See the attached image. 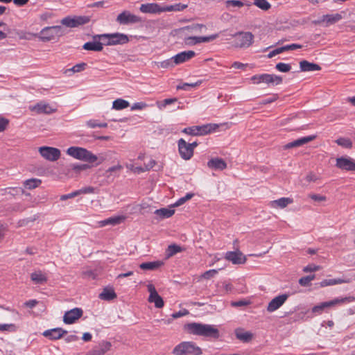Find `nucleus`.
<instances>
[{"mask_svg":"<svg viewBox=\"0 0 355 355\" xmlns=\"http://www.w3.org/2000/svg\"><path fill=\"white\" fill-rule=\"evenodd\" d=\"M184 329L191 334L205 338L218 339L220 337L219 330L214 326L198 322L188 323Z\"/></svg>","mask_w":355,"mask_h":355,"instance_id":"1","label":"nucleus"},{"mask_svg":"<svg viewBox=\"0 0 355 355\" xmlns=\"http://www.w3.org/2000/svg\"><path fill=\"white\" fill-rule=\"evenodd\" d=\"M67 153L77 159L89 163H94L98 159L96 155L81 147L71 146L67 149Z\"/></svg>","mask_w":355,"mask_h":355,"instance_id":"2","label":"nucleus"},{"mask_svg":"<svg viewBox=\"0 0 355 355\" xmlns=\"http://www.w3.org/2000/svg\"><path fill=\"white\" fill-rule=\"evenodd\" d=\"M94 40L98 38L104 42V45L124 44L128 42V37L123 33H116L112 34H102L94 36Z\"/></svg>","mask_w":355,"mask_h":355,"instance_id":"3","label":"nucleus"},{"mask_svg":"<svg viewBox=\"0 0 355 355\" xmlns=\"http://www.w3.org/2000/svg\"><path fill=\"white\" fill-rule=\"evenodd\" d=\"M174 355H200L202 349L193 342H182L173 350Z\"/></svg>","mask_w":355,"mask_h":355,"instance_id":"4","label":"nucleus"},{"mask_svg":"<svg viewBox=\"0 0 355 355\" xmlns=\"http://www.w3.org/2000/svg\"><path fill=\"white\" fill-rule=\"evenodd\" d=\"M64 34V30L61 26H53L42 28L38 37L42 42H49L55 37H61Z\"/></svg>","mask_w":355,"mask_h":355,"instance_id":"5","label":"nucleus"},{"mask_svg":"<svg viewBox=\"0 0 355 355\" xmlns=\"http://www.w3.org/2000/svg\"><path fill=\"white\" fill-rule=\"evenodd\" d=\"M354 300L355 297L353 296H349L342 298H336L333 300L322 302L318 305L314 306L312 308V312L315 313H321L322 311L326 308H329L337 304L352 302H354Z\"/></svg>","mask_w":355,"mask_h":355,"instance_id":"6","label":"nucleus"},{"mask_svg":"<svg viewBox=\"0 0 355 355\" xmlns=\"http://www.w3.org/2000/svg\"><path fill=\"white\" fill-rule=\"evenodd\" d=\"M90 21L88 16H74L73 17H67L61 20L62 25L69 28L78 27L87 24Z\"/></svg>","mask_w":355,"mask_h":355,"instance_id":"7","label":"nucleus"},{"mask_svg":"<svg viewBox=\"0 0 355 355\" xmlns=\"http://www.w3.org/2000/svg\"><path fill=\"white\" fill-rule=\"evenodd\" d=\"M236 37V46L248 48L254 42V35L250 32H238L234 35Z\"/></svg>","mask_w":355,"mask_h":355,"instance_id":"8","label":"nucleus"},{"mask_svg":"<svg viewBox=\"0 0 355 355\" xmlns=\"http://www.w3.org/2000/svg\"><path fill=\"white\" fill-rule=\"evenodd\" d=\"M39 152L42 157L51 162L57 161L61 155L58 148L49 146L39 148Z\"/></svg>","mask_w":355,"mask_h":355,"instance_id":"9","label":"nucleus"},{"mask_svg":"<svg viewBox=\"0 0 355 355\" xmlns=\"http://www.w3.org/2000/svg\"><path fill=\"white\" fill-rule=\"evenodd\" d=\"M336 166L347 171H355V159L349 157H340L336 158Z\"/></svg>","mask_w":355,"mask_h":355,"instance_id":"10","label":"nucleus"},{"mask_svg":"<svg viewBox=\"0 0 355 355\" xmlns=\"http://www.w3.org/2000/svg\"><path fill=\"white\" fill-rule=\"evenodd\" d=\"M148 291L150 293L148 297V302L150 303H154L156 308H162L164 305L162 297L158 294L155 286L153 284H148L147 286Z\"/></svg>","mask_w":355,"mask_h":355,"instance_id":"11","label":"nucleus"},{"mask_svg":"<svg viewBox=\"0 0 355 355\" xmlns=\"http://www.w3.org/2000/svg\"><path fill=\"white\" fill-rule=\"evenodd\" d=\"M29 110L32 112H35L37 114H50L56 112V108H53L50 104L44 102L40 101L37 103L36 105L30 106Z\"/></svg>","mask_w":355,"mask_h":355,"instance_id":"12","label":"nucleus"},{"mask_svg":"<svg viewBox=\"0 0 355 355\" xmlns=\"http://www.w3.org/2000/svg\"><path fill=\"white\" fill-rule=\"evenodd\" d=\"M178 150L181 157L184 160L190 159L193 155V149L189 146L184 139H180L178 141Z\"/></svg>","mask_w":355,"mask_h":355,"instance_id":"13","label":"nucleus"},{"mask_svg":"<svg viewBox=\"0 0 355 355\" xmlns=\"http://www.w3.org/2000/svg\"><path fill=\"white\" fill-rule=\"evenodd\" d=\"M83 311L80 308H74L65 312L63 316V322L71 324L82 317Z\"/></svg>","mask_w":355,"mask_h":355,"instance_id":"14","label":"nucleus"},{"mask_svg":"<svg viewBox=\"0 0 355 355\" xmlns=\"http://www.w3.org/2000/svg\"><path fill=\"white\" fill-rule=\"evenodd\" d=\"M289 297L288 294H282L274 297L268 304L267 311L270 313L274 312L281 307Z\"/></svg>","mask_w":355,"mask_h":355,"instance_id":"15","label":"nucleus"},{"mask_svg":"<svg viewBox=\"0 0 355 355\" xmlns=\"http://www.w3.org/2000/svg\"><path fill=\"white\" fill-rule=\"evenodd\" d=\"M218 34L211 35L207 37H187L184 39V43L187 45L192 46L201 42H208L217 38Z\"/></svg>","mask_w":355,"mask_h":355,"instance_id":"16","label":"nucleus"},{"mask_svg":"<svg viewBox=\"0 0 355 355\" xmlns=\"http://www.w3.org/2000/svg\"><path fill=\"white\" fill-rule=\"evenodd\" d=\"M225 259L234 264H242L246 261L245 257L240 251L227 252Z\"/></svg>","mask_w":355,"mask_h":355,"instance_id":"17","label":"nucleus"},{"mask_svg":"<svg viewBox=\"0 0 355 355\" xmlns=\"http://www.w3.org/2000/svg\"><path fill=\"white\" fill-rule=\"evenodd\" d=\"M139 10L143 13L157 14L163 12V8L156 3L141 4Z\"/></svg>","mask_w":355,"mask_h":355,"instance_id":"18","label":"nucleus"},{"mask_svg":"<svg viewBox=\"0 0 355 355\" xmlns=\"http://www.w3.org/2000/svg\"><path fill=\"white\" fill-rule=\"evenodd\" d=\"M316 137L315 135H310L304 137H302L300 139H297L293 141H291L290 143L286 144L284 146V149H290L292 148H296L301 146H303L305 144H307L313 139H315Z\"/></svg>","mask_w":355,"mask_h":355,"instance_id":"19","label":"nucleus"},{"mask_svg":"<svg viewBox=\"0 0 355 355\" xmlns=\"http://www.w3.org/2000/svg\"><path fill=\"white\" fill-rule=\"evenodd\" d=\"M196 53L193 51H182L172 58L175 64H179L187 62L193 58Z\"/></svg>","mask_w":355,"mask_h":355,"instance_id":"20","label":"nucleus"},{"mask_svg":"<svg viewBox=\"0 0 355 355\" xmlns=\"http://www.w3.org/2000/svg\"><path fill=\"white\" fill-rule=\"evenodd\" d=\"M111 346L112 345L110 342L103 341L98 346L89 351L87 355H104L110 349Z\"/></svg>","mask_w":355,"mask_h":355,"instance_id":"21","label":"nucleus"},{"mask_svg":"<svg viewBox=\"0 0 355 355\" xmlns=\"http://www.w3.org/2000/svg\"><path fill=\"white\" fill-rule=\"evenodd\" d=\"M67 331L62 328H54L44 331L43 336L51 340H57L62 338Z\"/></svg>","mask_w":355,"mask_h":355,"instance_id":"22","label":"nucleus"},{"mask_svg":"<svg viewBox=\"0 0 355 355\" xmlns=\"http://www.w3.org/2000/svg\"><path fill=\"white\" fill-rule=\"evenodd\" d=\"M207 166L213 170L222 171L227 167L226 162L221 158L216 157L211 159L207 162Z\"/></svg>","mask_w":355,"mask_h":355,"instance_id":"23","label":"nucleus"},{"mask_svg":"<svg viewBox=\"0 0 355 355\" xmlns=\"http://www.w3.org/2000/svg\"><path fill=\"white\" fill-rule=\"evenodd\" d=\"M93 39L94 38L93 37ZM97 39L94 40L92 42H86L83 48L87 51H101L103 49L104 42L97 41Z\"/></svg>","mask_w":355,"mask_h":355,"instance_id":"24","label":"nucleus"},{"mask_svg":"<svg viewBox=\"0 0 355 355\" xmlns=\"http://www.w3.org/2000/svg\"><path fill=\"white\" fill-rule=\"evenodd\" d=\"M261 79L263 83L268 85L272 84L277 85L282 83V77L274 74H261Z\"/></svg>","mask_w":355,"mask_h":355,"instance_id":"25","label":"nucleus"},{"mask_svg":"<svg viewBox=\"0 0 355 355\" xmlns=\"http://www.w3.org/2000/svg\"><path fill=\"white\" fill-rule=\"evenodd\" d=\"M300 69L301 71L307 72L320 71L321 69V67L318 64L304 60L300 62Z\"/></svg>","mask_w":355,"mask_h":355,"instance_id":"26","label":"nucleus"},{"mask_svg":"<svg viewBox=\"0 0 355 355\" xmlns=\"http://www.w3.org/2000/svg\"><path fill=\"white\" fill-rule=\"evenodd\" d=\"M198 130V135H205L212 132H214L218 128V125L216 123H209L203 125H197Z\"/></svg>","mask_w":355,"mask_h":355,"instance_id":"27","label":"nucleus"},{"mask_svg":"<svg viewBox=\"0 0 355 355\" xmlns=\"http://www.w3.org/2000/svg\"><path fill=\"white\" fill-rule=\"evenodd\" d=\"M342 18V15L339 13L325 15L322 16V21L325 22L327 26H329L339 21Z\"/></svg>","mask_w":355,"mask_h":355,"instance_id":"28","label":"nucleus"},{"mask_svg":"<svg viewBox=\"0 0 355 355\" xmlns=\"http://www.w3.org/2000/svg\"><path fill=\"white\" fill-rule=\"evenodd\" d=\"M116 297V294L113 288H105L101 293L99 294V298L103 300L110 301Z\"/></svg>","mask_w":355,"mask_h":355,"instance_id":"29","label":"nucleus"},{"mask_svg":"<svg viewBox=\"0 0 355 355\" xmlns=\"http://www.w3.org/2000/svg\"><path fill=\"white\" fill-rule=\"evenodd\" d=\"M125 219L124 216H117L114 217H110L100 222L101 226H105L107 225H116L122 223Z\"/></svg>","mask_w":355,"mask_h":355,"instance_id":"30","label":"nucleus"},{"mask_svg":"<svg viewBox=\"0 0 355 355\" xmlns=\"http://www.w3.org/2000/svg\"><path fill=\"white\" fill-rule=\"evenodd\" d=\"M163 263L159 261L153 262H144L139 265V268L142 270H154L160 267Z\"/></svg>","mask_w":355,"mask_h":355,"instance_id":"31","label":"nucleus"},{"mask_svg":"<svg viewBox=\"0 0 355 355\" xmlns=\"http://www.w3.org/2000/svg\"><path fill=\"white\" fill-rule=\"evenodd\" d=\"M293 202V200L289 198H281L278 200H273L271 202L272 206L274 207L284 208L288 205Z\"/></svg>","mask_w":355,"mask_h":355,"instance_id":"32","label":"nucleus"},{"mask_svg":"<svg viewBox=\"0 0 355 355\" xmlns=\"http://www.w3.org/2000/svg\"><path fill=\"white\" fill-rule=\"evenodd\" d=\"M175 213V210L173 209L162 208L156 209L155 214L159 216L162 218H167L172 216Z\"/></svg>","mask_w":355,"mask_h":355,"instance_id":"33","label":"nucleus"},{"mask_svg":"<svg viewBox=\"0 0 355 355\" xmlns=\"http://www.w3.org/2000/svg\"><path fill=\"white\" fill-rule=\"evenodd\" d=\"M183 250V248L178 245L171 244L168 246L166 251V256L167 258H170L178 252H180Z\"/></svg>","mask_w":355,"mask_h":355,"instance_id":"34","label":"nucleus"},{"mask_svg":"<svg viewBox=\"0 0 355 355\" xmlns=\"http://www.w3.org/2000/svg\"><path fill=\"white\" fill-rule=\"evenodd\" d=\"M235 334L237 339L245 343L250 341L253 337L252 333L241 330H236Z\"/></svg>","mask_w":355,"mask_h":355,"instance_id":"35","label":"nucleus"},{"mask_svg":"<svg viewBox=\"0 0 355 355\" xmlns=\"http://www.w3.org/2000/svg\"><path fill=\"white\" fill-rule=\"evenodd\" d=\"M188 7L187 4L176 3L175 5H171L162 7L163 12H171V11H182Z\"/></svg>","mask_w":355,"mask_h":355,"instance_id":"36","label":"nucleus"},{"mask_svg":"<svg viewBox=\"0 0 355 355\" xmlns=\"http://www.w3.org/2000/svg\"><path fill=\"white\" fill-rule=\"evenodd\" d=\"M31 279L36 284H42L47 281L46 276L41 271L33 272L31 275Z\"/></svg>","mask_w":355,"mask_h":355,"instance_id":"37","label":"nucleus"},{"mask_svg":"<svg viewBox=\"0 0 355 355\" xmlns=\"http://www.w3.org/2000/svg\"><path fill=\"white\" fill-rule=\"evenodd\" d=\"M130 105L129 102L122 98H118L113 101L112 108L121 110L127 108Z\"/></svg>","mask_w":355,"mask_h":355,"instance_id":"38","label":"nucleus"},{"mask_svg":"<svg viewBox=\"0 0 355 355\" xmlns=\"http://www.w3.org/2000/svg\"><path fill=\"white\" fill-rule=\"evenodd\" d=\"M348 281L342 279H324L320 283V287H325L328 286H332L336 284H340L343 283H347Z\"/></svg>","mask_w":355,"mask_h":355,"instance_id":"39","label":"nucleus"},{"mask_svg":"<svg viewBox=\"0 0 355 355\" xmlns=\"http://www.w3.org/2000/svg\"><path fill=\"white\" fill-rule=\"evenodd\" d=\"M41 182L42 181L39 179H29L25 181L24 186L28 189H33L37 187L41 184Z\"/></svg>","mask_w":355,"mask_h":355,"instance_id":"40","label":"nucleus"},{"mask_svg":"<svg viewBox=\"0 0 355 355\" xmlns=\"http://www.w3.org/2000/svg\"><path fill=\"white\" fill-rule=\"evenodd\" d=\"M254 4L265 11L268 10L271 7L270 3L266 0H254Z\"/></svg>","mask_w":355,"mask_h":355,"instance_id":"41","label":"nucleus"},{"mask_svg":"<svg viewBox=\"0 0 355 355\" xmlns=\"http://www.w3.org/2000/svg\"><path fill=\"white\" fill-rule=\"evenodd\" d=\"M129 15L130 12L123 11L117 16L116 21L121 24H127L129 23Z\"/></svg>","mask_w":355,"mask_h":355,"instance_id":"42","label":"nucleus"},{"mask_svg":"<svg viewBox=\"0 0 355 355\" xmlns=\"http://www.w3.org/2000/svg\"><path fill=\"white\" fill-rule=\"evenodd\" d=\"M336 144L339 146L347 148H351L352 147V142L349 139L340 137L336 141Z\"/></svg>","mask_w":355,"mask_h":355,"instance_id":"43","label":"nucleus"},{"mask_svg":"<svg viewBox=\"0 0 355 355\" xmlns=\"http://www.w3.org/2000/svg\"><path fill=\"white\" fill-rule=\"evenodd\" d=\"M315 275L303 277L299 279V284L302 286H308L310 282L315 279Z\"/></svg>","mask_w":355,"mask_h":355,"instance_id":"44","label":"nucleus"},{"mask_svg":"<svg viewBox=\"0 0 355 355\" xmlns=\"http://www.w3.org/2000/svg\"><path fill=\"white\" fill-rule=\"evenodd\" d=\"M177 101L178 99L176 98H166L162 102L157 101V105L159 107V109L162 110L163 107H165L167 105L172 104L176 102Z\"/></svg>","mask_w":355,"mask_h":355,"instance_id":"45","label":"nucleus"},{"mask_svg":"<svg viewBox=\"0 0 355 355\" xmlns=\"http://www.w3.org/2000/svg\"><path fill=\"white\" fill-rule=\"evenodd\" d=\"M275 68L281 72H288L291 67L289 64L279 62L276 64Z\"/></svg>","mask_w":355,"mask_h":355,"instance_id":"46","label":"nucleus"},{"mask_svg":"<svg viewBox=\"0 0 355 355\" xmlns=\"http://www.w3.org/2000/svg\"><path fill=\"white\" fill-rule=\"evenodd\" d=\"M193 196V193H189L182 198H180L174 205L173 207H178L183 205L187 200H190Z\"/></svg>","mask_w":355,"mask_h":355,"instance_id":"47","label":"nucleus"},{"mask_svg":"<svg viewBox=\"0 0 355 355\" xmlns=\"http://www.w3.org/2000/svg\"><path fill=\"white\" fill-rule=\"evenodd\" d=\"M175 63L173 62V59L172 58L171 59L160 62L158 64V67L164 69L173 67L175 66Z\"/></svg>","mask_w":355,"mask_h":355,"instance_id":"48","label":"nucleus"},{"mask_svg":"<svg viewBox=\"0 0 355 355\" xmlns=\"http://www.w3.org/2000/svg\"><path fill=\"white\" fill-rule=\"evenodd\" d=\"M16 327L13 324H0V331H15Z\"/></svg>","mask_w":355,"mask_h":355,"instance_id":"49","label":"nucleus"},{"mask_svg":"<svg viewBox=\"0 0 355 355\" xmlns=\"http://www.w3.org/2000/svg\"><path fill=\"white\" fill-rule=\"evenodd\" d=\"M198 126H192V127L185 128L182 130V132L186 133L189 135L196 136V135H198Z\"/></svg>","mask_w":355,"mask_h":355,"instance_id":"50","label":"nucleus"},{"mask_svg":"<svg viewBox=\"0 0 355 355\" xmlns=\"http://www.w3.org/2000/svg\"><path fill=\"white\" fill-rule=\"evenodd\" d=\"M225 3L227 7L232 6L240 8L244 6L243 2L239 0H227Z\"/></svg>","mask_w":355,"mask_h":355,"instance_id":"51","label":"nucleus"},{"mask_svg":"<svg viewBox=\"0 0 355 355\" xmlns=\"http://www.w3.org/2000/svg\"><path fill=\"white\" fill-rule=\"evenodd\" d=\"M87 66V64L85 62L79 63L76 65H74L71 69H68V71L75 72H80L83 71L85 69V67Z\"/></svg>","mask_w":355,"mask_h":355,"instance_id":"52","label":"nucleus"},{"mask_svg":"<svg viewBox=\"0 0 355 355\" xmlns=\"http://www.w3.org/2000/svg\"><path fill=\"white\" fill-rule=\"evenodd\" d=\"M96 189L92 187H87L85 188H82L79 190H77L78 195L80 194H87V193H94Z\"/></svg>","mask_w":355,"mask_h":355,"instance_id":"53","label":"nucleus"},{"mask_svg":"<svg viewBox=\"0 0 355 355\" xmlns=\"http://www.w3.org/2000/svg\"><path fill=\"white\" fill-rule=\"evenodd\" d=\"M320 269V266L314 264H310L304 268L303 270L305 272H311L318 271Z\"/></svg>","mask_w":355,"mask_h":355,"instance_id":"54","label":"nucleus"},{"mask_svg":"<svg viewBox=\"0 0 355 355\" xmlns=\"http://www.w3.org/2000/svg\"><path fill=\"white\" fill-rule=\"evenodd\" d=\"M189 313V311L187 309H183V310H181V311H180L178 312L173 313L171 315V316H172V318L177 319V318H179L180 317L187 315Z\"/></svg>","mask_w":355,"mask_h":355,"instance_id":"55","label":"nucleus"},{"mask_svg":"<svg viewBox=\"0 0 355 355\" xmlns=\"http://www.w3.org/2000/svg\"><path fill=\"white\" fill-rule=\"evenodd\" d=\"M71 168L76 171H83L86 170L89 168V166L88 164H72L71 166Z\"/></svg>","mask_w":355,"mask_h":355,"instance_id":"56","label":"nucleus"},{"mask_svg":"<svg viewBox=\"0 0 355 355\" xmlns=\"http://www.w3.org/2000/svg\"><path fill=\"white\" fill-rule=\"evenodd\" d=\"M217 272L218 271L215 269L209 270L203 273L202 277L206 279H209L211 277H214L215 275H216Z\"/></svg>","mask_w":355,"mask_h":355,"instance_id":"57","label":"nucleus"},{"mask_svg":"<svg viewBox=\"0 0 355 355\" xmlns=\"http://www.w3.org/2000/svg\"><path fill=\"white\" fill-rule=\"evenodd\" d=\"M309 198L318 202L325 201L327 199L324 196H321L318 194H310Z\"/></svg>","mask_w":355,"mask_h":355,"instance_id":"58","label":"nucleus"},{"mask_svg":"<svg viewBox=\"0 0 355 355\" xmlns=\"http://www.w3.org/2000/svg\"><path fill=\"white\" fill-rule=\"evenodd\" d=\"M8 120H7L5 118H0V132L4 131L8 125Z\"/></svg>","mask_w":355,"mask_h":355,"instance_id":"59","label":"nucleus"},{"mask_svg":"<svg viewBox=\"0 0 355 355\" xmlns=\"http://www.w3.org/2000/svg\"><path fill=\"white\" fill-rule=\"evenodd\" d=\"M129 17V23H139L141 21V19L140 17L137 16L135 15L130 14L128 16Z\"/></svg>","mask_w":355,"mask_h":355,"instance_id":"60","label":"nucleus"},{"mask_svg":"<svg viewBox=\"0 0 355 355\" xmlns=\"http://www.w3.org/2000/svg\"><path fill=\"white\" fill-rule=\"evenodd\" d=\"M147 106V105L145 103L143 102H138L133 104L131 109L133 110H142L145 108Z\"/></svg>","mask_w":355,"mask_h":355,"instance_id":"61","label":"nucleus"},{"mask_svg":"<svg viewBox=\"0 0 355 355\" xmlns=\"http://www.w3.org/2000/svg\"><path fill=\"white\" fill-rule=\"evenodd\" d=\"M78 196V192L77 191H75L72 193H70L69 194H66V195H62L60 196V200H66L67 199H69V198H74L76 196Z\"/></svg>","mask_w":355,"mask_h":355,"instance_id":"62","label":"nucleus"},{"mask_svg":"<svg viewBox=\"0 0 355 355\" xmlns=\"http://www.w3.org/2000/svg\"><path fill=\"white\" fill-rule=\"evenodd\" d=\"M302 47V45L297 44H291L284 46L285 51L295 50L297 49H301Z\"/></svg>","mask_w":355,"mask_h":355,"instance_id":"63","label":"nucleus"},{"mask_svg":"<svg viewBox=\"0 0 355 355\" xmlns=\"http://www.w3.org/2000/svg\"><path fill=\"white\" fill-rule=\"evenodd\" d=\"M306 180L308 182H315L316 180H318V177L315 174H314L313 173H309L306 176Z\"/></svg>","mask_w":355,"mask_h":355,"instance_id":"64","label":"nucleus"}]
</instances>
